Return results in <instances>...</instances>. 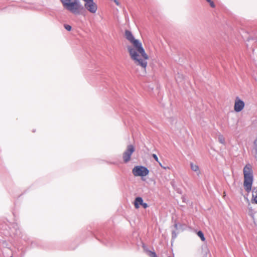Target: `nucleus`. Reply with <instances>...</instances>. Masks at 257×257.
Masks as SVG:
<instances>
[{
  "instance_id": "f257e3e1",
  "label": "nucleus",
  "mask_w": 257,
  "mask_h": 257,
  "mask_svg": "<svg viewBox=\"0 0 257 257\" xmlns=\"http://www.w3.org/2000/svg\"><path fill=\"white\" fill-rule=\"evenodd\" d=\"M125 36L132 44L131 46H128L127 47L131 59L137 66L146 70L149 57L146 53L142 43L136 39L132 33L128 30L125 31Z\"/></svg>"
},
{
  "instance_id": "f03ea898",
  "label": "nucleus",
  "mask_w": 257,
  "mask_h": 257,
  "mask_svg": "<svg viewBox=\"0 0 257 257\" xmlns=\"http://www.w3.org/2000/svg\"><path fill=\"white\" fill-rule=\"evenodd\" d=\"M63 7L70 13L78 15L81 13L83 7L79 0H60Z\"/></svg>"
},
{
  "instance_id": "7ed1b4c3",
  "label": "nucleus",
  "mask_w": 257,
  "mask_h": 257,
  "mask_svg": "<svg viewBox=\"0 0 257 257\" xmlns=\"http://www.w3.org/2000/svg\"><path fill=\"white\" fill-rule=\"evenodd\" d=\"M244 182L243 186L245 190L249 192L251 190L253 182V172L250 164H246L243 168Z\"/></svg>"
},
{
  "instance_id": "20e7f679",
  "label": "nucleus",
  "mask_w": 257,
  "mask_h": 257,
  "mask_svg": "<svg viewBox=\"0 0 257 257\" xmlns=\"http://www.w3.org/2000/svg\"><path fill=\"white\" fill-rule=\"evenodd\" d=\"M133 175L136 177H145L149 173V170L143 166H136L132 170Z\"/></svg>"
},
{
  "instance_id": "39448f33",
  "label": "nucleus",
  "mask_w": 257,
  "mask_h": 257,
  "mask_svg": "<svg viewBox=\"0 0 257 257\" xmlns=\"http://www.w3.org/2000/svg\"><path fill=\"white\" fill-rule=\"evenodd\" d=\"M84 2V7L89 13L94 14L98 10L97 4L93 0H83Z\"/></svg>"
},
{
  "instance_id": "423d86ee",
  "label": "nucleus",
  "mask_w": 257,
  "mask_h": 257,
  "mask_svg": "<svg viewBox=\"0 0 257 257\" xmlns=\"http://www.w3.org/2000/svg\"><path fill=\"white\" fill-rule=\"evenodd\" d=\"M135 147L132 145H128L126 150L122 155V158L124 163H127L131 159L132 154L135 152Z\"/></svg>"
},
{
  "instance_id": "0eeeda50",
  "label": "nucleus",
  "mask_w": 257,
  "mask_h": 257,
  "mask_svg": "<svg viewBox=\"0 0 257 257\" xmlns=\"http://www.w3.org/2000/svg\"><path fill=\"white\" fill-rule=\"evenodd\" d=\"M244 102L238 97H236L234 101V110L236 112L241 111L244 107Z\"/></svg>"
},
{
  "instance_id": "6e6552de",
  "label": "nucleus",
  "mask_w": 257,
  "mask_h": 257,
  "mask_svg": "<svg viewBox=\"0 0 257 257\" xmlns=\"http://www.w3.org/2000/svg\"><path fill=\"white\" fill-rule=\"evenodd\" d=\"M143 200L141 197H138L135 199L134 202V206L136 209H138L140 207V205H142L143 203Z\"/></svg>"
},
{
  "instance_id": "1a4fd4ad",
  "label": "nucleus",
  "mask_w": 257,
  "mask_h": 257,
  "mask_svg": "<svg viewBox=\"0 0 257 257\" xmlns=\"http://www.w3.org/2000/svg\"><path fill=\"white\" fill-rule=\"evenodd\" d=\"M191 169L192 171L196 172L198 175L200 174V171L199 170V168L198 166L193 163H190Z\"/></svg>"
},
{
  "instance_id": "9d476101",
  "label": "nucleus",
  "mask_w": 257,
  "mask_h": 257,
  "mask_svg": "<svg viewBox=\"0 0 257 257\" xmlns=\"http://www.w3.org/2000/svg\"><path fill=\"white\" fill-rule=\"evenodd\" d=\"M143 247L144 248L145 251L148 253V254L150 256V257H158L154 251L148 250L146 248V247L144 245L143 246Z\"/></svg>"
},
{
  "instance_id": "9b49d317",
  "label": "nucleus",
  "mask_w": 257,
  "mask_h": 257,
  "mask_svg": "<svg viewBox=\"0 0 257 257\" xmlns=\"http://www.w3.org/2000/svg\"><path fill=\"white\" fill-rule=\"evenodd\" d=\"M252 199L255 203L257 204V187L254 188L252 191Z\"/></svg>"
},
{
  "instance_id": "f8f14e48",
  "label": "nucleus",
  "mask_w": 257,
  "mask_h": 257,
  "mask_svg": "<svg viewBox=\"0 0 257 257\" xmlns=\"http://www.w3.org/2000/svg\"><path fill=\"white\" fill-rule=\"evenodd\" d=\"M197 234L200 238L201 240L202 241H204L205 240V238L204 236V234L201 231H198L197 232Z\"/></svg>"
},
{
  "instance_id": "ddd939ff",
  "label": "nucleus",
  "mask_w": 257,
  "mask_h": 257,
  "mask_svg": "<svg viewBox=\"0 0 257 257\" xmlns=\"http://www.w3.org/2000/svg\"><path fill=\"white\" fill-rule=\"evenodd\" d=\"M218 141L220 143L222 144L225 143V139L222 135H220L218 136Z\"/></svg>"
},
{
  "instance_id": "4468645a",
  "label": "nucleus",
  "mask_w": 257,
  "mask_h": 257,
  "mask_svg": "<svg viewBox=\"0 0 257 257\" xmlns=\"http://www.w3.org/2000/svg\"><path fill=\"white\" fill-rule=\"evenodd\" d=\"M210 5L211 7L214 8L215 7V4H214L213 2H212L211 0H206Z\"/></svg>"
},
{
  "instance_id": "2eb2a0df",
  "label": "nucleus",
  "mask_w": 257,
  "mask_h": 257,
  "mask_svg": "<svg viewBox=\"0 0 257 257\" xmlns=\"http://www.w3.org/2000/svg\"><path fill=\"white\" fill-rule=\"evenodd\" d=\"M64 28L68 31H70L72 29L71 26L69 25H64Z\"/></svg>"
},
{
  "instance_id": "dca6fc26",
  "label": "nucleus",
  "mask_w": 257,
  "mask_h": 257,
  "mask_svg": "<svg viewBox=\"0 0 257 257\" xmlns=\"http://www.w3.org/2000/svg\"><path fill=\"white\" fill-rule=\"evenodd\" d=\"M152 156L156 161L159 162L158 158L156 154H153Z\"/></svg>"
},
{
  "instance_id": "f3484780",
  "label": "nucleus",
  "mask_w": 257,
  "mask_h": 257,
  "mask_svg": "<svg viewBox=\"0 0 257 257\" xmlns=\"http://www.w3.org/2000/svg\"><path fill=\"white\" fill-rule=\"evenodd\" d=\"M144 208H147L148 207L147 203L143 202L141 205Z\"/></svg>"
},
{
  "instance_id": "a211bd4d",
  "label": "nucleus",
  "mask_w": 257,
  "mask_h": 257,
  "mask_svg": "<svg viewBox=\"0 0 257 257\" xmlns=\"http://www.w3.org/2000/svg\"><path fill=\"white\" fill-rule=\"evenodd\" d=\"M113 1L115 3V4L117 6H119V2L117 0H113Z\"/></svg>"
},
{
  "instance_id": "6ab92c4d",
  "label": "nucleus",
  "mask_w": 257,
  "mask_h": 257,
  "mask_svg": "<svg viewBox=\"0 0 257 257\" xmlns=\"http://www.w3.org/2000/svg\"><path fill=\"white\" fill-rule=\"evenodd\" d=\"M255 144H257V140L255 141Z\"/></svg>"
},
{
  "instance_id": "aec40b11",
  "label": "nucleus",
  "mask_w": 257,
  "mask_h": 257,
  "mask_svg": "<svg viewBox=\"0 0 257 257\" xmlns=\"http://www.w3.org/2000/svg\"><path fill=\"white\" fill-rule=\"evenodd\" d=\"M11 257H13V256H11Z\"/></svg>"
}]
</instances>
